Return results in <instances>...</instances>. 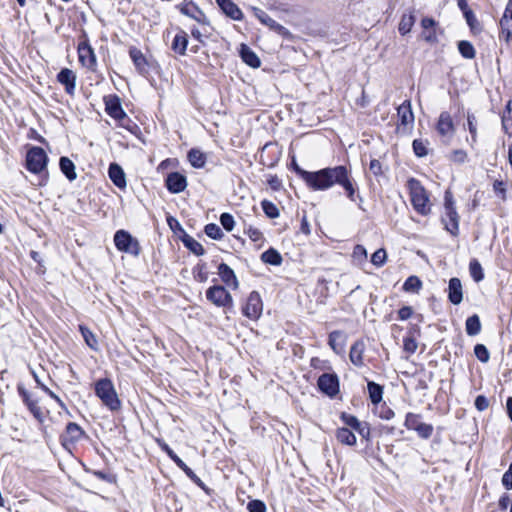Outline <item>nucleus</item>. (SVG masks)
<instances>
[{
  "mask_svg": "<svg viewBox=\"0 0 512 512\" xmlns=\"http://www.w3.org/2000/svg\"><path fill=\"white\" fill-rule=\"evenodd\" d=\"M297 174L312 190H327L334 184H338L345 190L351 201L354 202L358 197L351 173L346 166L328 167L314 172L297 169Z\"/></svg>",
  "mask_w": 512,
  "mask_h": 512,
  "instance_id": "obj_1",
  "label": "nucleus"
},
{
  "mask_svg": "<svg viewBox=\"0 0 512 512\" xmlns=\"http://www.w3.org/2000/svg\"><path fill=\"white\" fill-rule=\"evenodd\" d=\"M407 185L409 188L413 208L418 213L427 215L431 210V204L425 188L418 180L414 178H410L407 182Z\"/></svg>",
  "mask_w": 512,
  "mask_h": 512,
  "instance_id": "obj_2",
  "label": "nucleus"
},
{
  "mask_svg": "<svg viewBox=\"0 0 512 512\" xmlns=\"http://www.w3.org/2000/svg\"><path fill=\"white\" fill-rule=\"evenodd\" d=\"M95 393L110 410L115 411L120 408V400L110 379L98 380L95 383Z\"/></svg>",
  "mask_w": 512,
  "mask_h": 512,
  "instance_id": "obj_3",
  "label": "nucleus"
},
{
  "mask_svg": "<svg viewBox=\"0 0 512 512\" xmlns=\"http://www.w3.org/2000/svg\"><path fill=\"white\" fill-rule=\"evenodd\" d=\"M114 243L118 250L137 256L140 245L136 238L125 230H118L114 235Z\"/></svg>",
  "mask_w": 512,
  "mask_h": 512,
  "instance_id": "obj_4",
  "label": "nucleus"
},
{
  "mask_svg": "<svg viewBox=\"0 0 512 512\" xmlns=\"http://www.w3.org/2000/svg\"><path fill=\"white\" fill-rule=\"evenodd\" d=\"M206 298L217 307H231L233 299L230 293L220 285H215L206 291Z\"/></svg>",
  "mask_w": 512,
  "mask_h": 512,
  "instance_id": "obj_5",
  "label": "nucleus"
},
{
  "mask_svg": "<svg viewBox=\"0 0 512 512\" xmlns=\"http://www.w3.org/2000/svg\"><path fill=\"white\" fill-rule=\"evenodd\" d=\"M47 162L46 152L42 148L34 147V174L39 177L38 186H44L48 180Z\"/></svg>",
  "mask_w": 512,
  "mask_h": 512,
  "instance_id": "obj_6",
  "label": "nucleus"
},
{
  "mask_svg": "<svg viewBox=\"0 0 512 512\" xmlns=\"http://www.w3.org/2000/svg\"><path fill=\"white\" fill-rule=\"evenodd\" d=\"M445 201V214L443 216V223L447 231L452 235H457L459 227V216L455 210L454 203L446 196Z\"/></svg>",
  "mask_w": 512,
  "mask_h": 512,
  "instance_id": "obj_7",
  "label": "nucleus"
},
{
  "mask_svg": "<svg viewBox=\"0 0 512 512\" xmlns=\"http://www.w3.org/2000/svg\"><path fill=\"white\" fill-rule=\"evenodd\" d=\"M250 10L253 12V15L269 29L275 31L276 33L282 36L289 35L288 29H286L283 25L277 23L262 9L252 6L250 7Z\"/></svg>",
  "mask_w": 512,
  "mask_h": 512,
  "instance_id": "obj_8",
  "label": "nucleus"
},
{
  "mask_svg": "<svg viewBox=\"0 0 512 512\" xmlns=\"http://www.w3.org/2000/svg\"><path fill=\"white\" fill-rule=\"evenodd\" d=\"M262 309L263 305L259 293L256 291L251 292L243 307V314L249 319H257L260 317Z\"/></svg>",
  "mask_w": 512,
  "mask_h": 512,
  "instance_id": "obj_9",
  "label": "nucleus"
},
{
  "mask_svg": "<svg viewBox=\"0 0 512 512\" xmlns=\"http://www.w3.org/2000/svg\"><path fill=\"white\" fill-rule=\"evenodd\" d=\"M105 111L115 120L122 122L127 118L126 113L121 107L120 98L116 95H108L104 97Z\"/></svg>",
  "mask_w": 512,
  "mask_h": 512,
  "instance_id": "obj_10",
  "label": "nucleus"
},
{
  "mask_svg": "<svg viewBox=\"0 0 512 512\" xmlns=\"http://www.w3.org/2000/svg\"><path fill=\"white\" fill-rule=\"evenodd\" d=\"M84 435L82 428L73 422L67 424L65 432L61 436V442L63 446L70 449L77 441H79Z\"/></svg>",
  "mask_w": 512,
  "mask_h": 512,
  "instance_id": "obj_11",
  "label": "nucleus"
},
{
  "mask_svg": "<svg viewBox=\"0 0 512 512\" xmlns=\"http://www.w3.org/2000/svg\"><path fill=\"white\" fill-rule=\"evenodd\" d=\"M436 130L438 134L446 141H449L455 132V126L451 115L448 112H442L439 116Z\"/></svg>",
  "mask_w": 512,
  "mask_h": 512,
  "instance_id": "obj_12",
  "label": "nucleus"
},
{
  "mask_svg": "<svg viewBox=\"0 0 512 512\" xmlns=\"http://www.w3.org/2000/svg\"><path fill=\"white\" fill-rule=\"evenodd\" d=\"M318 387L322 392L333 397L339 392L338 377L335 374H322L318 379Z\"/></svg>",
  "mask_w": 512,
  "mask_h": 512,
  "instance_id": "obj_13",
  "label": "nucleus"
},
{
  "mask_svg": "<svg viewBox=\"0 0 512 512\" xmlns=\"http://www.w3.org/2000/svg\"><path fill=\"white\" fill-rule=\"evenodd\" d=\"M180 12L203 25H208L209 20L203 11L192 1L185 2L180 6Z\"/></svg>",
  "mask_w": 512,
  "mask_h": 512,
  "instance_id": "obj_14",
  "label": "nucleus"
},
{
  "mask_svg": "<svg viewBox=\"0 0 512 512\" xmlns=\"http://www.w3.org/2000/svg\"><path fill=\"white\" fill-rule=\"evenodd\" d=\"M166 187L171 193H180L187 187L186 177L181 173L172 172L166 178Z\"/></svg>",
  "mask_w": 512,
  "mask_h": 512,
  "instance_id": "obj_15",
  "label": "nucleus"
},
{
  "mask_svg": "<svg viewBox=\"0 0 512 512\" xmlns=\"http://www.w3.org/2000/svg\"><path fill=\"white\" fill-rule=\"evenodd\" d=\"M397 115L399 117L400 126L398 129L403 128H412L414 123V114L411 109V103L409 100L404 101L398 108H397Z\"/></svg>",
  "mask_w": 512,
  "mask_h": 512,
  "instance_id": "obj_16",
  "label": "nucleus"
},
{
  "mask_svg": "<svg viewBox=\"0 0 512 512\" xmlns=\"http://www.w3.org/2000/svg\"><path fill=\"white\" fill-rule=\"evenodd\" d=\"M79 61L81 64L89 69H92L96 64V56L92 47L87 43H81L78 46Z\"/></svg>",
  "mask_w": 512,
  "mask_h": 512,
  "instance_id": "obj_17",
  "label": "nucleus"
},
{
  "mask_svg": "<svg viewBox=\"0 0 512 512\" xmlns=\"http://www.w3.org/2000/svg\"><path fill=\"white\" fill-rule=\"evenodd\" d=\"M58 81L65 87L69 95H73L76 87V75L68 68L62 69L57 75Z\"/></svg>",
  "mask_w": 512,
  "mask_h": 512,
  "instance_id": "obj_18",
  "label": "nucleus"
},
{
  "mask_svg": "<svg viewBox=\"0 0 512 512\" xmlns=\"http://www.w3.org/2000/svg\"><path fill=\"white\" fill-rule=\"evenodd\" d=\"M223 13L233 20L240 21L243 19V13L240 8L232 0H216Z\"/></svg>",
  "mask_w": 512,
  "mask_h": 512,
  "instance_id": "obj_19",
  "label": "nucleus"
},
{
  "mask_svg": "<svg viewBox=\"0 0 512 512\" xmlns=\"http://www.w3.org/2000/svg\"><path fill=\"white\" fill-rule=\"evenodd\" d=\"M448 298L454 305H458L462 302L463 291L460 279L451 278L448 285Z\"/></svg>",
  "mask_w": 512,
  "mask_h": 512,
  "instance_id": "obj_20",
  "label": "nucleus"
},
{
  "mask_svg": "<svg viewBox=\"0 0 512 512\" xmlns=\"http://www.w3.org/2000/svg\"><path fill=\"white\" fill-rule=\"evenodd\" d=\"M341 419L349 427L358 432L362 437L367 438L370 434L366 424L361 423L355 416L342 413Z\"/></svg>",
  "mask_w": 512,
  "mask_h": 512,
  "instance_id": "obj_21",
  "label": "nucleus"
},
{
  "mask_svg": "<svg viewBox=\"0 0 512 512\" xmlns=\"http://www.w3.org/2000/svg\"><path fill=\"white\" fill-rule=\"evenodd\" d=\"M218 274L221 280L228 286L237 289L238 280L234 274V271L225 263H221L218 267Z\"/></svg>",
  "mask_w": 512,
  "mask_h": 512,
  "instance_id": "obj_22",
  "label": "nucleus"
},
{
  "mask_svg": "<svg viewBox=\"0 0 512 512\" xmlns=\"http://www.w3.org/2000/svg\"><path fill=\"white\" fill-rule=\"evenodd\" d=\"M109 177L111 181L118 188L126 187V177L123 169L116 163H111L108 170Z\"/></svg>",
  "mask_w": 512,
  "mask_h": 512,
  "instance_id": "obj_23",
  "label": "nucleus"
},
{
  "mask_svg": "<svg viewBox=\"0 0 512 512\" xmlns=\"http://www.w3.org/2000/svg\"><path fill=\"white\" fill-rule=\"evenodd\" d=\"M502 33L506 34V39L512 34V0H508L504 14L500 20Z\"/></svg>",
  "mask_w": 512,
  "mask_h": 512,
  "instance_id": "obj_24",
  "label": "nucleus"
},
{
  "mask_svg": "<svg viewBox=\"0 0 512 512\" xmlns=\"http://www.w3.org/2000/svg\"><path fill=\"white\" fill-rule=\"evenodd\" d=\"M188 45V36L187 33L183 30H180L174 37L172 41L171 48L172 50L179 54L185 55L186 49Z\"/></svg>",
  "mask_w": 512,
  "mask_h": 512,
  "instance_id": "obj_25",
  "label": "nucleus"
},
{
  "mask_svg": "<svg viewBox=\"0 0 512 512\" xmlns=\"http://www.w3.org/2000/svg\"><path fill=\"white\" fill-rule=\"evenodd\" d=\"M242 60L252 68H258L261 64L259 57L247 45L242 44L240 49Z\"/></svg>",
  "mask_w": 512,
  "mask_h": 512,
  "instance_id": "obj_26",
  "label": "nucleus"
},
{
  "mask_svg": "<svg viewBox=\"0 0 512 512\" xmlns=\"http://www.w3.org/2000/svg\"><path fill=\"white\" fill-rule=\"evenodd\" d=\"M436 22L432 18H423L421 21V26L423 28L422 36L427 42L436 41V32H435Z\"/></svg>",
  "mask_w": 512,
  "mask_h": 512,
  "instance_id": "obj_27",
  "label": "nucleus"
},
{
  "mask_svg": "<svg viewBox=\"0 0 512 512\" xmlns=\"http://www.w3.org/2000/svg\"><path fill=\"white\" fill-rule=\"evenodd\" d=\"M329 346L333 349V351L337 354H340L344 351L345 347V337L341 331H333L329 334Z\"/></svg>",
  "mask_w": 512,
  "mask_h": 512,
  "instance_id": "obj_28",
  "label": "nucleus"
},
{
  "mask_svg": "<svg viewBox=\"0 0 512 512\" xmlns=\"http://www.w3.org/2000/svg\"><path fill=\"white\" fill-rule=\"evenodd\" d=\"M336 438L344 445L353 446L356 444L355 434L347 427L338 428L336 431Z\"/></svg>",
  "mask_w": 512,
  "mask_h": 512,
  "instance_id": "obj_29",
  "label": "nucleus"
},
{
  "mask_svg": "<svg viewBox=\"0 0 512 512\" xmlns=\"http://www.w3.org/2000/svg\"><path fill=\"white\" fill-rule=\"evenodd\" d=\"M363 352H364V343L361 341L355 342L350 349V360L356 366L363 365Z\"/></svg>",
  "mask_w": 512,
  "mask_h": 512,
  "instance_id": "obj_30",
  "label": "nucleus"
},
{
  "mask_svg": "<svg viewBox=\"0 0 512 512\" xmlns=\"http://www.w3.org/2000/svg\"><path fill=\"white\" fill-rule=\"evenodd\" d=\"M60 169L63 172V174L70 180H75L77 177V174L75 172V165L74 163L67 157H61L60 158Z\"/></svg>",
  "mask_w": 512,
  "mask_h": 512,
  "instance_id": "obj_31",
  "label": "nucleus"
},
{
  "mask_svg": "<svg viewBox=\"0 0 512 512\" xmlns=\"http://www.w3.org/2000/svg\"><path fill=\"white\" fill-rule=\"evenodd\" d=\"M465 329L469 336L478 335L481 331V322L479 316L474 314L468 317L465 323Z\"/></svg>",
  "mask_w": 512,
  "mask_h": 512,
  "instance_id": "obj_32",
  "label": "nucleus"
},
{
  "mask_svg": "<svg viewBox=\"0 0 512 512\" xmlns=\"http://www.w3.org/2000/svg\"><path fill=\"white\" fill-rule=\"evenodd\" d=\"M182 242L186 248L197 256L204 254L203 246L195 240L192 236L185 234L182 238Z\"/></svg>",
  "mask_w": 512,
  "mask_h": 512,
  "instance_id": "obj_33",
  "label": "nucleus"
},
{
  "mask_svg": "<svg viewBox=\"0 0 512 512\" xmlns=\"http://www.w3.org/2000/svg\"><path fill=\"white\" fill-rule=\"evenodd\" d=\"M188 160L195 168H202L206 163V156L198 149H191L188 153Z\"/></svg>",
  "mask_w": 512,
  "mask_h": 512,
  "instance_id": "obj_34",
  "label": "nucleus"
},
{
  "mask_svg": "<svg viewBox=\"0 0 512 512\" xmlns=\"http://www.w3.org/2000/svg\"><path fill=\"white\" fill-rule=\"evenodd\" d=\"M261 259L263 262L275 266H278L282 263V256L277 250L273 248H270L267 251L263 252L261 255Z\"/></svg>",
  "mask_w": 512,
  "mask_h": 512,
  "instance_id": "obj_35",
  "label": "nucleus"
},
{
  "mask_svg": "<svg viewBox=\"0 0 512 512\" xmlns=\"http://www.w3.org/2000/svg\"><path fill=\"white\" fill-rule=\"evenodd\" d=\"M79 330L85 340V343L92 349L98 350V341L94 333L86 326L80 325Z\"/></svg>",
  "mask_w": 512,
  "mask_h": 512,
  "instance_id": "obj_36",
  "label": "nucleus"
},
{
  "mask_svg": "<svg viewBox=\"0 0 512 512\" xmlns=\"http://www.w3.org/2000/svg\"><path fill=\"white\" fill-rule=\"evenodd\" d=\"M368 392L373 404H378L382 400L383 388L375 382H368Z\"/></svg>",
  "mask_w": 512,
  "mask_h": 512,
  "instance_id": "obj_37",
  "label": "nucleus"
},
{
  "mask_svg": "<svg viewBox=\"0 0 512 512\" xmlns=\"http://www.w3.org/2000/svg\"><path fill=\"white\" fill-rule=\"evenodd\" d=\"M502 126L507 134H512V100L506 106V110L502 116Z\"/></svg>",
  "mask_w": 512,
  "mask_h": 512,
  "instance_id": "obj_38",
  "label": "nucleus"
},
{
  "mask_svg": "<svg viewBox=\"0 0 512 512\" xmlns=\"http://www.w3.org/2000/svg\"><path fill=\"white\" fill-rule=\"evenodd\" d=\"M469 272L475 282H480L484 278L483 268L477 259L470 261Z\"/></svg>",
  "mask_w": 512,
  "mask_h": 512,
  "instance_id": "obj_39",
  "label": "nucleus"
},
{
  "mask_svg": "<svg viewBox=\"0 0 512 512\" xmlns=\"http://www.w3.org/2000/svg\"><path fill=\"white\" fill-rule=\"evenodd\" d=\"M458 50L460 54L466 59H473L476 55L474 46L466 40H461L458 42Z\"/></svg>",
  "mask_w": 512,
  "mask_h": 512,
  "instance_id": "obj_40",
  "label": "nucleus"
},
{
  "mask_svg": "<svg viewBox=\"0 0 512 512\" xmlns=\"http://www.w3.org/2000/svg\"><path fill=\"white\" fill-rule=\"evenodd\" d=\"M428 140L415 139L412 143L413 151L417 157H425L428 155Z\"/></svg>",
  "mask_w": 512,
  "mask_h": 512,
  "instance_id": "obj_41",
  "label": "nucleus"
},
{
  "mask_svg": "<svg viewBox=\"0 0 512 512\" xmlns=\"http://www.w3.org/2000/svg\"><path fill=\"white\" fill-rule=\"evenodd\" d=\"M415 23V17L413 14L403 15L399 23V32L402 35L409 33Z\"/></svg>",
  "mask_w": 512,
  "mask_h": 512,
  "instance_id": "obj_42",
  "label": "nucleus"
},
{
  "mask_svg": "<svg viewBox=\"0 0 512 512\" xmlns=\"http://www.w3.org/2000/svg\"><path fill=\"white\" fill-rule=\"evenodd\" d=\"M422 287V282L417 276H410L403 284V289L406 292H418Z\"/></svg>",
  "mask_w": 512,
  "mask_h": 512,
  "instance_id": "obj_43",
  "label": "nucleus"
},
{
  "mask_svg": "<svg viewBox=\"0 0 512 512\" xmlns=\"http://www.w3.org/2000/svg\"><path fill=\"white\" fill-rule=\"evenodd\" d=\"M193 275L196 281L204 283L208 280V271L205 263L198 264L193 269Z\"/></svg>",
  "mask_w": 512,
  "mask_h": 512,
  "instance_id": "obj_44",
  "label": "nucleus"
},
{
  "mask_svg": "<svg viewBox=\"0 0 512 512\" xmlns=\"http://www.w3.org/2000/svg\"><path fill=\"white\" fill-rule=\"evenodd\" d=\"M130 57L133 60L134 64L137 68L143 69L146 65V60L144 55L137 48L130 49Z\"/></svg>",
  "mask_w": 512,
  "mask_h": 512,
  "instance_id": "obj_45",
  "label": "nucleus"
},
{
  "mask_svg": "<svg viewBox=\"0 0 512 512\" xmlns=\"http://www.w3.org/2000/svg\"><path fill=\"white\" fill-rule=\"evenodd\" d=\"M464 16L467 24L469 25L473 32L480 31L479 22L471 9L464 10Z\"/></svg>",
  "mask_w": 512,
  "mask_h": 512,
  "instance_id": "obj_46",
  "label": "nucleus"
},
{
  "mask_svg": "<svg viewBox=\"0 0 512 512\" xmlns=\"http://www.w3.org/2000/svg\"><path fill=\"white\" fill-rule=\"evenodd\" d=\"M205 233L208 237L215 240L221 239L223 237L221 228L214 223H210L205 226Z\"/></svg>",
  "mask_w": 512,
  "mask_h": 512,
  "instance_id": "obj_47",
  "label": "nucleus"
},
{
  "mask_svg": "<svg viewBox=\"0 0 512 512\" xmlns=\"http://www.w3.org/2000/svg\"><path fill=\"white\" fill-rule=\"evenodd\" d=\"M352 257L356 263L361 264L367 259V250L362 245H356L353 249Z\"/></svg>",
  "mask_w": 512,
  "mask_h": 512,
  "instance_id": "obj_48",
  "label": "nucleus"
},
{
  "mask_svg": "<svg viewBox=\"0 0 512 512\" xmlns=\"http://www.w3.org/2000/svg\"><path fill=\"white\" fill-rule=\"evenodd\" d=\"M261 206L263 211L269 218H276L279 216L278 208L272 202L263 200Z\"/></svg>",
  "mask_w": 512,
  "mask_h": 512,
  "instance_id": "obj_49",
  "label": "nucleus"
},
{
  "mask_svg": "<svg viewBox=\"0 0 512 512\" xmlns=\"http://www.w3.org/2000/svg\"><path fill=\"white\" fill-rule=\"evenodd\" d=\"M421 423L420 415L414 413H408L405 418V427L409 430H416Z\"/></svg>",
  "mask_w": 512,
  "mask_h": 512,
  "instance_id": "obj_50",
  "label": "nucleus"
},
{
  "mask_svg": "<svg viewBox=\"0 0 512 512\" xmlns=\"http://www.w3.org/2000/svg\"><path fill=\"white\" fill-rule=\"evenodd\" d=\"M474 353L478 360H480L483 363H486L489 361L490 354L488 349L483 344H477L474 347Z\"/></svg>",
  "mask_w": 512,
  "mask_h": 512,
  "instance_id": "obj_51",
  "label": "nucleus"
},
{
  "mask_svg": "<svg viewBox=\"0 0 512 512\" xmlns=\"http://www.w3.org/2000/svg\"><path fill=\"white\" fill-rule=\"evenodd\" d=\"M387 254L384 249H378L371 256V262L377 266L381 267L386 262Z\"/></svg>",
  "mask_w": 512,
  "mask_h": 512,
  "instance_id": "obj_52",
  "label": "nucleus"
},
{
  "mask_svg": "<svg viewBox=\"0 0 512 512\" xmlns=\"http://www.w3.org/2000/svg\"><path fill=\"white\" fill-rule=\"evenodd\" d=\"M467 124H468V130L471 134L472 142H476L477 138V122L476 118L473 114L468 113L467 115Z\"/></svg>",
  "mask_w": 512,
  "mask_h": 512,
  "instance_id": "obj_53",
  "label": "nucleus"
},
{
  "mask_svg": "<svg viewBox=\"0 0 512 512\" xmlns=\"http://www.w3.org/2000/svg\"><path fill=\"white\" fill-rule=\"evenodd\" d=\"M433 426L431 424L421 422L415 430L421 438L428 439L433 433Z\"/></svg>",
  "mask_w": 512,
  "mask_h": 512,
  "instance_id": "obj_54",
  "label": "nucleus"
},
{
  "mask_svg": "<svg viewBox=\"0 0 512 512\" xmlns=\"http://www.w3.org/2000/svg\"><path fill=\"white\" fill-rule=\"evenodd\" d=\"M220 222L224 229H226L229 232L233 230L235 225L234 217L229 213H223L220 216Z\"/></svg>",
  "mask_w": 512,
  "mask_h": 512,
  "instance_id": "obj_55",
  "label": "nucleus"
},
{
  "mask_svg": "<svg viewBox=\"0 0 512 512\" xmlns=\"http://www.w3.org/2000/svg\"><path fill=\"white\" fill-rule=\"evenodd\" d=\"M418 344L417 341L412 337H405L403 340V348L409 353L413 354L417 350Z\"/></svg>",
  "mask_w": 512,
  "mask_h": 512,
  "instance_id": "obj_56",
  "label": "nucleus"
},
{
  "mask_svg": "<svg viewBox=\"0 0 512 512\" xmlns=\"http://www.w3.org/2000/svg\"><path fill=\"white\" fill-rule=\"evenodd\" d=\"M247 509L249 512H266V506L260 500L250 501L247 505Z\"/></svg>",
  "mask_w": 512,
  "mask_h": 512,
  "instance_id": "obj_57",
  "label": "nucleus"
},
{
  "mask_svg": "<svg viewBox=\"0 0 512 512\" xmlns=\"http://www.w3.org/2000/svg\"><path fill=\"white\" fill-rule=\"evenodd\" d=\"M450 159L455 163H464L467 160V153L462 149L454 150Z\"/></svg>",
  "mask_w": 512,
  "mask_h": 512,
  "instance_id": "obj_58",
  "label": "nucleus"
},
{
  "mask_svg": "<svg viewBox=\"0 0 512 512\" xmlns=\"http://www.w3.org/2000/svg\"><path fill=\"white\" fill-rule=\"evenodd\" d=\"M493 190L502 200L506 199V187L504 182L496 180L493 183Z\"/></svg>",
  "mask_w": 512,
  "mask_h": 512,
  "instance_id": "obj_59",
  "label": "nucleus"
},
{
  "mask_svg": "<svg viewBox=\"0 0 512 512\" xmlns=\"http://www.w3.org/2000/svg\"><path fill=\"white\" fill-rule=\"evenodd\" d=\"M25 149V167L29 172H32V146L26 144Z\"/></svg>",
  "mask_w": 512,
  "mask_h": 512,
  "instance_id": "obj_60",
  "label": "nucleus"
},
{
  "mask_svg": "<svg viewBox=\"0 0 512 512\" xmlns=\"http://www.w3.org/2000/svg\"><path fill=\"white\" fill-rule=\"evenodd\" d=\"M502 484L506 489H512V463L502 477Z\"/></svg>",
  "mask_w": 512,
  "mask_h": 512,
  "instance_id": "obj_61",
  "label": "nucleus"
},
{
  "mask_svg": "<svg viewBox=\"0 0 512 512\" xmlns=\"http://www.w3.org/2000/svg\"><path fill=\"white\" fill-rule=\"evenodd\" d=\"M489 406V401L488 399L483 396V395H479L476 397L475 399V407L479 410V411H484L488 408Z\"/></svg>",
  "mask_w": 512,
  "mask_h": 512,
  "instance_id": "obj_62",
  "label": "nucleus"
},
{
  "mask_svg": "<svg viewBox=\"0 0 512 512\" xmlns=\"http://www.w3.org/2000/svg\"><path fill=\"white\" fill-rule=\"evenodd\" d=\"M18 391L23 398L24 403L28 409L32 412V400L30 399L29 392L25 390L22 385H18Z\"/></svg>",
  "mask_w": 512,
  "mask_h": 512,
  "instance_id": "obj_63",
  "label": "nucleus"
},
{
  "mask_svg": "<svg viewBox=\"0 0 512 512\" xmlns=\"http://www.w3.org/2000/svg\"><path fill=\"white\" fill-rule=\"evenodd\" d=\"M413 314V310L410 306H403L398 311V317L400 320H407L409 319Z\"/></svg>",
  "mask_w": 512,
  "mask_h": 512,
  "instance_id": "obj_64",
  "label": "nucleus"
}]
</instances>
